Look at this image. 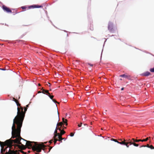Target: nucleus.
Returning <instances> with one entry per match:
<instances>
[{
	"instance_id": "obj_9",
	"label": "nucleus",
	"mask_w": 154,
	"mask_h": 154,
	"mask_svg": "<svg viewBox=\"0 0 154 154\" xmlns=\"http://www.w3.org/2000/svg\"><path fill=\"white\" fill-rule=\"evenodd\" d=\"M3 10L6 12L8 13H11L12 12L11 10L9 8L7 7L6 6L4 5L2 6Z\"/></svg>"
},
{
	"instance_id": "obj_49",
	"label": "nucleus",
	"mask_w": 154,
	"mask_h": 154,
	"mask_svg": "<svg viewBox=\"0 0 154 154\" xmlns=\"http://www.w3.org/2000/svg\"><path fill=\"white\" fill-rule=\"evenodd\" d=\"M29 152H30V151H28V153H29Z\"/></svg>"
},
{
	"instance_id": "obj_6",
	"label": "nucleus",
	"mask_w": 154,
	"mask_h": 154,
	"mask_svg": "<svg viewBox=\"0 0 154 154\" xmlns=\"http://www.w3.org/2000/svg\"><path fill=\"white\" fill-rule=\"evenodd\" d=\"M132 141V140H131L129 139L126 141V143L127 144V145H125V146L127 147L128 148L129 146V145L132 144L135 146H139L138 144L136 143H135V142H134V141Z\"/></svg>"
},
{
	"instance_id": "obj_10",
	"label": "nucleus",
	"mask_w": 154,
	"mask_h": 154,
	"mask_svg": "<svg viewBox=\"0 0 154 154\" xmlns=\"http://www.w3.org/2000/svg\"><path fill=\"white\" fill-rule=\"evenodd\" d=\"M108 29L111 32H112L113 31V23L112 22H109L108 26Z\"/></svg>"
},
{
	"instance_id": "obj_3",
	"label": "nucleus",
	"mask_w": 154,
	"mask_h": 154,
	"mask_svg": "<svg viewBox=\"0 0 154 154\" xmlns=\"http://www.w3.org/2000/svg\"><path fill=\"white\" fill-rule=\"evenodd\" d=\"M26 145L27 147H32V150L34 151H36L39 152L42 149L45 147V146L43 144H38L36 142L26 141Z\"/></svg>"
},
{
	"instance_id": "obj_27",
	"label": "nucleus",
	"mask_w": 154,
	"mask_h": 154,
	"mask_svg": "<svg viewBox=\"0 0 154 154\" xmlns=\"http://www.w3.org/2000/svg\"><path fill=\"white\" fill-rule=\"evenodd\" d=\"M21 8L23 9V10H24V9H26L27 7L26 6H22L21 7Z\"/></svg>"
},
{
	"instance_id": "obj_54",
	"label": "nucleus",
	"mask_w": 154,
	"mask_h": 154,
	"mask_svg": "<svg viewBox=\"0 0 154 154\" xmlns=\"http://www.w3.org/2000/svg\"><path fill=\"white\" fill-rule=\"evenodd\" d=\"M64 128H66V127H64Z\"/></svg>"
},
{
	"instance_id": "obj_38",
	"label": "nucleus",
	"mask_w": 154,
	"mask_h": 154,
	"mask_svg": "<svg viewBox=\"0 0 154 154\" xmlns=\"http://www.w3.org/2000/svg\"><path fill=\"white\" fill-rule=\"evenodd\" d=\"M145 146L146 147L149 148V145L148 144H147L146 145H145Z\"/></svg>"
},
{
	"instance_id": "obj_11",
	"label": "nucleus",
	"mask_w": 154,
	"mask_h": 154,
	"mask_svg": "<svg viewBox=\"0 0 154 154\" xmlns=\"http://www.w3.org/2000/svg\"><path fill=\"white\" fill-rule=\"evenodd\" d=\"M42 6L41 5H32L28 7V9L30 8H40L42 7Z\"/></svg>"
},
{
	"instance_id": "obj_52",
	"label": "nucleus",
	"mask_w": 154,
	"mask_h": 154,
	"mask_svg": "<svg viewBox=\"0 0 154 154\" xmlns=\"http://www.w3.org/2000/svg\"><path fill=\"white\" fill-rule=\"evenodd\" d=\"M3 70H5V69H2Z\"/></svg>"
},
{
	"instance_id": "obj_53",
	"label": "nucleus",
	"mask_w": 154,
	"mask_h": 154,
	"mask_svg": "<svg viewBox=\"0 0 154 154\" xmlns=\"http://www.w3.org/2000/svg\"><path fill=\"white\" fill-rule=\"evenodd\" d=\"M120 80H122V79H120Z\"/></svg>"
},
{
	"instance_id": "obj_30",
	"label": "nucleus",
	"mask_w": 154,
	"mask_h": 154,
	"mask_svg": "<svg viewBox=\"0 0 154 154\" xmlns=\"http://www.w3.org/2000/svg\"><path fill=\"white\" fill-rule=\"evenodd\" d=\"M17 105L18 106H20V107H21L20 106V104L18 102L16 103Z\"/></svg>"
},
{
	"instance_id": "obj_36",
	"label": "nucleus",
	"mask_w": 154,
	"mask_h": 154,
	"mask_svg": "<svg viewBox=\"0 0 154 154\" xmlns=\"http://www.w3.org/2000/svg\"><path fill=\"white\" fill-rule=\"evenodd\" d=\"M47 85L48 86H49V87L51 85V84L50 83L48 82V84H47Z\"/></svg>"
},
{
	"instance_id": "obj_50",
	"label": "nucleus",
	"mask_w": 154,
	"mask_h": 154,
	"mask_svg": "<svg viewBox=\"0 0 154 154\" xmlns=\"http://www.w3.org/2000/svg\"><path fill=\"white\" fill-rule=\"evenodd\" d=\"M153 140H154V137L153 138H152V139Z\"/></svg>"
},
{
	"instance_id": "obj_14",
	"label": "nucleus",
	"mask_w": 154,
	"mask_h": 154,
	"mask_svg": "<svg viewBox=\"0 0 154 154\" xmlns=\"http://www.w3.org/2000/svg\"><path fill=\"white\" fill-rule=\"evenodd\" d=\"M150 74V72H146L144 73H143L142 74L143 75V76H148Z\"/></svg>"
},
{
	"instance_id": "obj_21",
	"label": "nucleus",
	"mask_w": 154,
	"mask_h": 154,
	"mask_svg": "<svg viewBox=\"0 0 154 154\" xmlns=\"http://www.w3.org/2000/svg\"><path fill=\"white\" fill-rule=\"evenodd\" d=\"M149 139V137H147L145 139L142 140V142L146 141H147Z\"/></svg>"
},
{
	"instance_id": "obj_37",
	"label": "nucleus",
	"mask_w": 154,
	"mask_h": 154,
	"mask_svg": "<svg viewBox=\"0 0 154 154\" xmlns=\"http://www.w3.org/2000/svg\"><path fill=\"white\" fill-rule=\"evenodd\" d=\"M53 141V140H50L49 141V143H52V141Z\"/></svg>"
},
{
	"instance_id": "obj_26",
	"label": "nucleus",
	"mask_w": 154,
	"mask_h": 154,
	"mask_svg": "<svg viewBox=\"0 0 154 154\" xmlns=\"http://www.w3.org/2000/svg\"><path fill=\"white\" fill-rule=\"evenodd\" d=\"M54 97V96H53V95H50L49 96V97L50 98V99H51L52 100V99H53V97Z\"/></svg>"
},
{
	"instance_id": "obj_31",
	"label": "nucleus",
	"mask_w": 154,
	"mask_h": 154,
	"mask_svg": "<svg viewBox=\"0 0 154 154\" xmlns=\"http://www.w3.org/2000/svg\"><path fill=\"white\" fill-rule=\"evenodd\" d=\"M82 124V122H81L80 124H79L78 125V127H81Z\"/></svg>"
},
{
	"instance_id": "obj_7",
	"label": "nucleus",
	"mask_w": 154,
	"mask_h": 154,
	"mask_svg": "<svg viewBox=\"0 0 154 154\" xmlns=\"http://www.w3.org/2000/svg\"><path fill=\"white\" fill-rule=\"evenodd\" d=\"M111 140L115 142H117V143L121 144V145H127V144L126 143V141L127 140H125V139L123 141L121 139H119V140H121V141L120 142H119L117 140L113 138H112L111 139Z\"/></svg>"
},
{
	"instance_id": "obj_40",
	"label": "nucleus",
	"mask_w": 154,
	"mask_h": 154,
	"mask_svg": "<svg viewBox=\"0 0 154 154\" xmlns=\"http://www.w3.org/2000/svg\"><path fill=\"white\" fill-rule=\"evenodd\" d=\"M52 147H50V148H49V151L48 152H50V151L51 149H52Z\"/></svg>"
},
{
	"instance_id": "obj_4",
	"label": "nucleus",
	"mask_w": 154,
	"mask_h": 154,
	"mask_svg": "<svg viewBox=\"0 0 154 154\" xmlns=\"http://www.w3.org/2000/svg\"><path fill=\"white\" fill-rule=\"evenodd\" d=\"M1 146V153L2 154H4L3 153L4 152V147L2 145ZM18 153H19V152L17 150H10V149H9L8 152L6 151L5 154H18Z\"/></svg>"
},
{
	"instance_id": "obj_16",
	"label": "nucleus",
	"mask_w": 154,
	"mask_h": 154,
	"mask_svg": "<svg viewBox=\"0 0 154 154\" xmlns=\"http://www.w3.org/2000/svg\"><path fill=\"white\" fill-rule=\"evenodd\" d=\"M41 90H42V93L44 94H46V93H48V90H45L42 88Z\"/></svg>"
},
{
	"instance_id": "obj_46",
	"label": "nucleus",
	"mask_w": 154,
	"mask_h": 154,
	"mask_svg": "<svg viewBox=\"0 0 154 154\" xmlns=\"http://www.w3.org/2000/svg\"><path fill=\"white\" fill-rule=\"evenodd\" d=\"M26 108L28 107L29 106V105H27L26 106Z\"/></svg>"
},
{
	"instance_id": "obj_33",
	"label": "nucleus",
	"mask_w": 154,
	"mask_h": 154,
	"mask_svg": "<svg viewBox=\"0 0 154 154\" xmlns=\"http://www.w3.org/2000/svg\"><path fill=\"white\" fill-rule=\"evenodd\" d=\"M20 152L21 153H23V154H26V152H24L23 151H22V150H20Z\"/></svg>"
},
{
	"instance_id": "obj_19",
	"label": "nucleus",
	"mask_w": 154,
	"mask_h": 154,
	"mask_svg": "<svg viewBox=\"0 0 154 154\" xmlns=\"http://www.w3.org/2000/svg\"><path fill=\"white\" fill-rule=\"evenodd\" d=\"M63 124V123L62 122H60L59 123H58L57 124V126H62V125Z\"/></svg>"
},
{
	"instance_id": "obj_45",
	"label": "nucleus",
	"mask_w": 154,
	"mask_h": 154,
	"mask_svg": "<svg viewBox=\"0 0 154 154\" xmlns=\"http://www.w3.org/2000/svg\"><path fill=\"white\" fill-rule=\"evenodd\" d=\"M84 125H86L87 126V127L88 126V125L87 124H84Z\"/></svg>"
},
{
	"instance_id": "obj_42",
	"label": "nucleus",
	"mask_w": 154,
	"mask_h": 154,
	"mask_svg": "<svg viewBox=\"0 0 154 154\" xmlns=\"http://www.w3.org/2000/svg\"><path fill=\"white\" fill-rule=\"evenodd\" d=\"M42 93V91H38V93Z\"/></svg>"
},
{
	"instance_id": "obj_23",
	"label": "nucleus",
	"mask_w": 154,
	"mask_h": 154,
	"mask_svg": "<svg viewBox=\"0 0 154 154\" xmlns=\"http://www.w3.org/2000/svg\"><path fill=\"white\" fill-rule=\"evenodd\" d=\"M82 120H83V119L84 118V120H85L86 119V117L85 116V115H82Z\"/></svg>"
},
{
	"instance_id": "obj_34",
	"label": "nucleus",
	"mask_w": 154,
	"mask_h": 154,
	"mask_svg": "<svg viewBox=\"0 0 154 154\" xmlns=\"http://www.w3.org/2000/svg\"><path fill=\"white\" fill-rule=\"evenodd\" d=\"M63 140V138H61V139H58V140L59 141H60V142H62V140Z\"/></svg>"
},
{
	"instance_id": "obj_18",
	"label": "nucleus",
	"mask_w": 154,
	"mask_h": 154,
	"mask_svg": "<svg viewBox=\"0 0 154 154\" xmlns=\"http://www.w3.org/2000/svg\"><path fill=\"white\" fill-rule=\"evenodd\" d=\"M59 130L60 131V134H61L62 135L65 133V132L63 130H61L60 128H59Z\"/></svg>"
},
{
	"instance_id": "obj_35",
	"label": "nucleus",
	"mask_w": 154,
	"mask_h": 154,
	"mask_svg": "<svg viewBox=\"0 0 154 154\" xmlns=\"http://www.w3.org/2000/svg\"><path fill=\"white\" fill-rule=\"evenodd\" d=\"M46 94L48 95L49 97L50 95H51L50 94L49 92V91H48V93H46Z\"/></svg>"
},
{
	"instance_id": "obj_15",
	"label": "nucleus",
	"mask_w": 154,
	"mask_h": 154,
	"mask_svg": "<svg viewBox=\"0 0 154 154\" xmlns=\"http://www.w3.org/2000/svg\"><path fill=\"white\" fill-rule=\"evenodd\" d=\"M62 121L63 122V123H64L66 125H67L68 124L67 123V120L66 119H65L64 118H62Z\"/></svg>"
},
{
	"instance_id": "obj_32",
	"label": "nucleus",
	"mask_w": 154,
	"mask_h": 154,
	"mask_svg": "<svg viewBox=\"0 0 154 154\" xmlns=\"http://www.w3.org/2000/svg\"><path fill=\"white\" fill-rule=\"evenodd\" d=\"M74 134L72 133H71L70 134V136L71 137H72L74 136Z\"/></svg>"
},
{
	"instance_id": "obj_12",
	"label": "nucleus",
	"mask_w": 154,
	"mask_h": 154,
	"mask_svg": "<svg viewBox=\"0 0 154 154\" xmlns=\"http://www.w3.org/2000/svg\"><path fill=\"white\" fill-rule=\"evenodd\" d=\"M59 128H58L57 127H56V129L54 131V137H56L57 136V135H59L60 133H57V130L59 129Z\"/></svg>"
},
{
	"instance_id": "obj_39",
	"label": "nucleus",
	"mask_w": 154,
	"mask_h": 154,
	"mask_svg": "<svg viewBox=\"0 0 154 154\" xmlns=\"http://www.w3.org/2000/svg\"><path fill=\"white\" fill-rule=\"evenodd\" d=\"M146 147V146H145V145H143V146H141L140 147V148H141V147Z\"/></svg>"
},
{
	"instance_id": "obj_20",
	"label": "nucleus",
	"mask_w": 154,
	"mask_h": 154,
	"mask_svg": "<svg viewBox=\"0 0 154 154\" xmlns=\"http://www.w3.org/2000/svg\"><path fill=\"white\" fill-rule=\"evenodd\" d=\"M54 144H56V143L57 141L58 140L56 138V137H54Z\"/></svg>"
},
{
	"instance_id": "obj_22",
	"label": "nucleus",
	"mask_w": 154,
	"mask_h": 154,
	"mask_svg": "<svg viewBox=\"0 0 154 154\" xmlns=\"http://www.w3.org/2000/svg\"><path fill=\"white\" fill-rule=\"evenodd\" d=\"M62 135H61L60 134H59V135H57V136H58V139L62 138Z\"/></svg>"
},
{
	"instance_id": "obj_17",
	"label": "nucleus",
	"mask_w": 154,
	"mask_h": 154,
	"mask_svg": "<svg viewBox=\"0 0 154 154\" xmlns=\"http://www.w3.org/2000/svg\"><path fill=\"white\" fill-rule=\"evenodd\" d=\"M131 140L133 141H134V142H138L140 141L142 142V140H140V139L137 140V139H135L134 138H132V139Z\"/></svg>"
},
{
	"instance_id": "obj_44",
	"label": "nucleus",
	"mask_w": 154,
	"mask_h": 154,
	"mask_svg": "<svg viewBox=\"0 0 154 154\" xmlns=\"http://www.w3.org/2000/svg\"><path fill=\"white\" fill-rule=\"evenodd\" d=\"M124 88H121V90H122H122H124Z\"/></svg>"
},
{
	"instance_id": "obj_8",
	"label": "nucleus",
	"mask_w": 154,
	"mask_h": 154,
	"mask_svg": "<svg viewBox=\"0 0 154 154\" xmlns=\"http://www.w3.org/2000/svg\"><path fill=\"white\" fill-rule=\"evenodd\" d=\"M12 143L9 146H8V145H2V146H3L4 147V146H7L5 149H4V152L6 151H6H7V149L8 148H9V149H10V150H11V149H14V148L13 149V146H14V145H13V143H14V141H12Z\"/></svg>"
},
{
	"instance_id": "obj_13",
	"label": "nucleus",
	"mask_w": 154,
	"mask_h": 154,
	"mask_svg": "<svg viewBox=\"0 0 154 154\" xmlns=\"http://www.w3.org/2000/svg\"><path fill=\"white\" fill-rule=\"evenodd\" d=\"M120 77H124L128 79H130V76L129 75H128L125 74L122 75H120Z\"/></svg>"
},
{
	"instance_id": "obj_29",
	"label": "nucleus",
	"mask_w": 154,
	"mask_h": 154,
	"mask_svg": "<svg viewBox=\"0 0 154 154\" xmlns=\"http://www.w3.org/2000/svg\"><path fill=\"white\" fill-rule=\"evenodd\" d=\"M13 99L16 102V103L18 102L17 101V100L15 99V98H13Z\"/></svg>"
},
{
	"instance_id": "obj_2",
	"label": "nucleus",
	"mask_w": 154,
	"mask_h": 154,
	"mask_svg": "<svg viewBox=\"0 0 154 154\" xmlns=\"http://www.w3.org/2000/svg\"><path fill=\"white\" fill-rule=\"evenodd\" d=\"M15 132H13V129L12 128V137L11 138L14 139L16 138V139L14 140H12L11 139L7 140L4 142H2L0 141V145H8V146L12 143V141H14V143H18L21 144L19 142V140L21 139L20 133V135L19 134L18 132L16 129Z\"/></svg>"
},
{
	"instance_id": "obj_43",
	"label": "nucleus",
	"mask_w": 154,
	"mask_h": 154,
	"mask_svg": "<svg viewBox=\"0 0 154 154\" xmlns=\"http://www.w3.org/2000/svg\"><path fill=\"white\" fill-rule=\"evenodd\" d=\"M63 140L64 141H65L66 140V139L65 138H63Z\"/></svg>"
},
{
	"instance_id": "obj_47",
	"label": "nucleus",
	"mask_w": 154,
	"mask_h": 154,
	"mask_svg": "<svg viewBox=\"0 0 154 154\" xmlns=\"http://www.w3.org/2000/svg\"><path fill=\"white\" fill-rule=\"evenodd\" d=\"M57 113H58V117H59V112H58V111H57Z\"/></svg>"
},
{
	"instance_id": "obj_24",
	"label": "nucleus",
	"mask_w": 154,
	"mask_h": 154,
	"mask_svg": "<svg viewBox=\"0 0 154 154\" xmlns=\"http://www.w3.org/2000/svg\"><path fill=\"white\" fill-rule=\"evenodd\" d=\"M52 100L53 102H54L55 103H57L58 104H59V103L57 101H56L55 99H53Z\"/></svg>"
},
{
	"instance_id": "obj_1",
	"label": "nucleus",
	"mask_w": 154,
	"mask_h": 154,
	"mask_svg": "<svg viewBox=\"0 0 154 154\" xmlns=\"http://www.w3.org/2000/svg\"><path fill=\"white\" fill-rule=\"evenodd\" d=\"M24 111H23V108L17 107V114L13 120V123L12 126L13 132H15L16 129L18 132L19 134L20 133L21 128L22 125L26 112L27 111V108L24 107Z\"/></svg>"
},
{
	"instance_id": "obj_48",
	"label": "nucleus",
	"mask_w": 154,
	"mask_h": 154,
	"mask_svg": "<svg viewBox=\"0 0 154 154\" xmlns=\"http://www.w3.org/2000/svg\"><path fill=\"white\" fill-rule=\"evenodd\" d=\"M38 85L39 86H41V85H40V84H38Z\"/></svg>"
},
{
	"instance_id": "obj_41",
	"label": "nucleus",
	"mask_w": 154,
	"mask_h": 154,
	"mask_svg": "<svg viewBox=\"0 0 154 154\" xmlns=\"http://www.w3.org/2000/svg\"><path fill=\"white\" fill-rule=\"evenodd\" d=\"M88 64L90 66H93V65L91 64L90 63H88Z\"/></svg>"
},
{
	"instance_id": "obj_55",
	"label": "nucleus",
	"mask_w": 154,
	"mask_h": 154,
	"mask_svg": "<svg viewBox=\"0 0 154 154\" xmlns=\"http://www.w3.org/2000/svg\"><path fill=\"white\" fill-rule=\"evenodd\" d=\"M153 149H154V148H153Z\"/></svg>"
},
{
	"instance_id": "obj_51",
	"label": "nucleus",
	"mask_w": 154,
	"mask_h": 154,
	"mask_svg": "<svg viewBox=\"0 0 154 154\" xmlns=\"http://www.w3.org/2000/svg\"><path fill=\"white\" fill-rule=\"evenodd\" d=\"M149 137V138H150V137Z\"/></svg>"
},
{
	"instance_id": "obj_5",
	"label": "nucleus",
	"mask_w": 154,
	"mask_h": 154,
	"mask_svg": "<svg viewBox=\"0 0 154 154\" xmlns=\"http://www.w3.org/2000/svg\"><path fill=\"white\" fill-rule=\"evenodd\" d=\"M21 139H20L19 140V142L20 143H21V144H20V143H17L18 144H21V145L20 146V145H18V144L14 145V149H15V148L17 146H18L19 149H23V150L25 149H26V146H25L22 144L21 142H20V140L21 139L23 140L24 141H26V140L22 138L21 137Z\"/></svg>"
},
{
	"instance_id": "obj_28",
	"label": "nucleus",
	"mask_w": 154,
	"mask_h": 154,
	"mask_svg": "<svg viewBox=\"0 0 154 154\" xmlns=\"http://www.w3.org/2000/svg\"><path fill=\"white\" fill-rule=\"evenodd\" d=\"M149 148L151 149H153L154 147L152 145H151L149 146Z\"/></svg>"
},
{
	"instance_id": "obj_25",
	"label": "nucleus",
	"mask_w": 154,
	"mask_h": 154,
	"mask_svg": "<svg viewBox=\"0 0 154 154\" xmlns=\"http://www.w3.org/2000/svg\"><path fill=\"white\" fill-rule=\"evenodd\" d=\"M150 71L152 72H154V67L152 68H151L150 69Z\"/></svg>"
}]
</instances>
